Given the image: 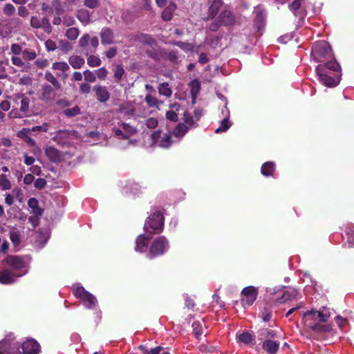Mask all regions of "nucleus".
Returning <instances> with one entry per match:
<instances>
[{
    "mask_svg": "<svg viewBox=\"0 0 354 354\" xmlns=\"http://www.w3.org/2000/svg\"><path fill=\"white\" fill-rule=\"evenodd\" d=\"M252 339V335L248 332H243L239 335V341L245 344H249Z\"/></svg>",
    "mask_w": 354,
    "mask_h": 354,
    "instance_id": "72a5a7b5",
    "label": "nucleus"
},
{
    "mask_svg": "<svg viewBox=\"0 0 354 354\" xmlns=\"http://www.w3.org/2000/svg\"><path fill=\"white\" fill-rule=\"evenodd\" d=\"M26 273H27V270H26L21 274L15 275L10 270H3L0 272V282L4 284L14 283L15 281V277H18L22 276L23 274H25Z\"/></svg>",
    "mask_w": 354,
    "mask_h": 354,
    "instance_id": "f8f14e48",
    "label": "nucleus"
},
{
    "mask_svg": "<svg viewBox=\"0 0 354 354\" xmlns=\"http://www.w3.org/2000/svg\"><path fill=\"white\" fill-rule=\"evenodd\" d=\"M88 292L83 287H78L75 291V295L77 297H80L82 299L84 295Z\"/></svg>",
    "mask_w": 354,
    "mask_h": 354,
    "instance_id": "0e129e2a",
    "label": "nucleus"
},
{
    "mask_svg": "<svg viewBox=\"0 0 354 354\" xmlns=\"http://www.w3.org/2000/svg\"><path fill=\"white\" fill-rule=\"evenodd\" d=\"M53 69L65 72L69 70V66L66 62H55L52 66Z\"/></svg>",
    "mask_w": 354,
    "mask_h": 354,
    "instance_id": "37998d69",
    "label": "nucleus"
},
{
    "mask_svg": "<svg viewBox=\"0 0 354 354\" xmlns=\"http://www.w3.org/2000/svg\"><path fill=\"white\" fill-rule=\"evenodd\" d=\"M279 347V342L266 339L263 342L262 348L269 354H275Z\"/></svg>",
    "mask_w": 354,
    "mask_h": 354,
    "instance_id": "dca6fc26",
    "label": "nucleus"
},
{
    "mask_svg": "<svg viewBox=\"0 0 354 354\" xmlns=\"http://www.w3.org/2000/svg\"><path fill=\"white\" fill-rule=\"evenodd\" d=\"M158 92L160 95H165L167 97H170L172 93V91L169 87V84L167 82H164L159 85Z\"/></svg>",
    "mask_w": 354,
    "mask_h": 354,
    "instance_id": "bb28decb",
    "label": "nucleus"
},
{
    "mask_svg": "<svg viewBox=\"0 0 354 354\" xmlns=\"http://www.w3.org/2000/svg\"><path fill=\"white\" fill-rule=\"evenodd\" d=\"M241 294L245 297V298L242 299V301L245 302L246 304L250 306L253 304L257 299V290L254 286H248L243 289Z\"/></svg>",
    "mask_w": 354,
    "mask_h": 354,
    "instance_id": "0eeeda50",
    "label": "nucleus"
},
{
    "mask_svg": "<svg viewBox=\"0 0 354 354\" xmlns=\"http://www.w3.org/2000/svg\"><path fill=\"white\" fill-rule=\"evenodd\" d=\"M84 80L87 82H94L96 80L95 73H93L89 70H86L84 72Z\"/></svg>",
    "mask_w": 354,
    "mask_h": 354,
    "instance_id": "a18cd8bd",
    "label": "nucleus"
},
{
    "mask_svg": "<svg viewBox=\"0 0 354 354\" xmlns=\"http://www.w3.org/2000/svg\"><path fill=\"white\" fill-rule=\"evenodd\" d=\"M46 47L48 51H53L57 48V45L54 41L48 39L46 41Z\"/></svg>",
    "mask_w": 354,
    "mask_h": 354,
    "instance_id": "69168bd1",
    "label": "nucleus"
},
{
    "mask_svg": "<svg viewBox=\"0 0 354 354\" xmlns=\"http://www.w3.org/2000/svg\"><path fill=\"white\" fill-rule=\"evenodd\" d=\"M54 87L50 84H44L42 86V93L39 97L41 101L46 103L52 102L55 97V93H54Z\"/></svg>",
    "mask_w": 354,
    "mask_h": 354,
    "instance_id": "1a4fd4ad",
    "label": "nucleus"
},
{
    "mask_svg": "<svg viewBox=\"0 0 354 354\" xmlns=\"http://www.w3.org/2000/svg\"><path fill=\"white\" fill-rule=\"evenodd\" d=\"M90 40V36L88 34L84 35L79 40V46L80 47H85L88 45V41Z\"/></svg>",
    "mask_w": 354,
    "mask_h": 354,
    "instance_id": "13d9d810",
    "label": "nucleus"
},
{
    "mask_svg": "<svg viewBox=\"0 0 354 354\" xmlns=\"http://www.w3.org/2000/svg\"><path fill=\"white\" fill-rule=\"evenodd\" d=\"M223 26L232 25L235 21V17L229 10H223L217 17Z\"/></svg>",
    "mask_w": 354,
    "mask_h": 354,
    "instance_id": "9b49d317",
    "label": "nucleus"
},
{
    "mask_svg": "<svg viewBox=\"0 0 354 354\" xmlns=\"http://www.w3.org/2000/svg\"><path fill=\"white\" fill-rule=\"evenodd\" d=\"M265 17L266 12L264 10H258L256 13L254 23L258 26H261L264 21Z\"/></svg>",
    "mask_w": 354,
    "mask_h": 354,
    "instance_id": "79ce46f5",
    "label": "nucleus"
},
{
    "mask_svg": "<svg viewBox=\"0 0 354 354\" xmlns=\"http://www.w3.org/2000/svg\"><path fill=\"white\" fill-rule=\"evenodd\" d=\"M44 78L46 81L52 84V86H53L55 90L61 89V84L50 72H46Z\"/></svg>",
    "mask_w": 354,
    "mask_h": 354,
    "instance_id": "393cba45",
    "label": "nucleus"
},
{
    "mask_svg": "<svg viewBox=\"0 0 354 354\" xmlns=\"http://www.w3.org/2000/svg\"><path fill=\"white\" fill-rule=\"evenodd\" d=\"M164 227V216L160 212H156L149 216L144 225V230L151 234L162 232Z\"/></svg>",
    "mask_w": 354,
    "mask_h": 354,
    "instance_id": "f03ea898",
    "label": "nucleus"
},
{
    "mask_svg": "<svg viewBox=\"0 0 354 354\" xmlns=\"http://www.w3.org/2000/svg\"><path fill=\"white\" fill-rule=\"evenodd\" d=\"M340 68L339 64L335 61L326 62L325 64H319L317 66L316 73L319 76V81L328 87H334L339 82V75L328 76L326 72L330 70L333 71H339Z\"/></svg>",
    "mask_w": 354,
    "mask_h": 354,
    "instance_id": "f257e3e1",
    "label": "nucleus"
},
{
    "mask_svg": "<svg viewBox=\"0 0 354 354\" xmlns=\"http://www.w3.org/2000/svg\"><path fill=\"white\" fill-rule=\"evenodd\" d=\"M192 328L196 339H199L200 336L203 333V326L199 322H194L192 324Z\"/></svg>",
    "mask_w": 354,
    "mask_h": 354,
    "instance_id": "2f4dec72",
    "label": "nucleus"
},
{
    "mask_svg": "<svg viewBox=\"0 0 354 354\" xmlns=\"http://www.w3.org/2000/svg\"><path fill=\"white\" fill-rule=\"evenodd\" d=\"M100 37L102 44H111L113 43V32L109 28H103L100 32Z\"/></svg>",
    "mask_w": 354,
    "mask_h": 354,
    "instance_id": "f3484780",
    "label": "nucleus"
},
{
    "mask_svg": "<svg viewBox=\"0 0 354 354\" xmlns=\"http://www.w3.org/2000/svg\"><path fill=\"white\" fill-rule=\"evenodd\" d=\"M97 99L100 102L104 103L110 98V93L104 86L96 85L93 87Z\"/></svg>",
    "mask_w": 354,
    "mask_h": 354,
    "instance_id": "9d476101",
    "label": "nucleus"
},
{
    "mask_svg": "<svg viewBox=\"0 0 354 354\" xmlns=\"http://www.w3.org/2000/svg\"><path fill=\"white\" fill-rule=\"evenodd\" d=\"M223 0H213L208 9V15L207 20L213 19L218 12L219 9L223 6Z\"/></svg>",
    "mask_w": 354,
    "mask_h": 354,
    "instance_id": "4468645a",
    "label": "nucleus"
},
{
    "mask_svg": "<svg viewBox=\"0 0 354 354\" xmlns=\"http://www.w3.org/2000/svg\"><path fill=\"white\" fill-rule=\"evenodd\" d=\"M125 71L122 65H117L114 70V77L116 80V82H120Z\"/></svg>",
    "mask_w": 354,
    "mask_h": 354,
    "instance_id": "e433bc0d",
    "label": "nucleus"
},
{
    "mask_svg": "<svg viewBox=\"0 0 354 354\" xmlns=\"http://www.w3.org/2000/svg\"><path fill=\"white\" fill-rule=\"evenodd\" d=\"M176 8V6L174 3H170L167 6L162 12V19L166 21L171 20Z\"/></svg>",
    "mask_w": 354,
    "mask_h": 354,
    "instance_id": "4be33fe9",
    "label": "nucleus"
},
{
    "mask_svg": "<svg viewBox=\"0 0 354 354\" xmlns=\"http://www.w3.org/2000/svg\"><path fill=\"white\" fill-rule=\"evenodd\" d=\"M95 73V75L100 80H104L108 74L107 70L104 67L97 69Z\"/></svg>",
    "mask_w": 354,
    "mask_h": 354,
    "instance_id": "5fc2aeb1",
    "label": "nucleus"
},
{
    "mask_svg": "<svg viewBox=\"0 0 354 354\" xmlns=\"http://www.w3.org/2000/svg\"><path fill=\"white\" fill-rule=\"evenodd\" d=\"M20 348V343L10 340L3 339L0 342V354H22Z\"/></svg>",
    "mask_w": 354,
    "mask_h": 354,
    "instance_id": "39448f33",
    "label": "nucleus"
},
{
    "mask_svg": "<svg viewBox=\"0 0 354 354\" xmlns=\"http://www.w3.org/2000/svg\"><path fill=\"white\" fill-rule=\"evenodd\" d=\"M29 103H30V100L28 97H23L21 101L20 110L24 113L28 111V110L29 109Z\"/></svg>",
    "mask_w": 354,
    "mask_h": 354,
    "instance_id": "09e8293b",
    "label": "nucleus"
},
{
    "mask_svg": "<svg viewBox=\"0 0 354 354\" xmlns=\"http://www.w3.org/2000/svg\"><path fill=\"white\" fill-rule=\"evenodd\" d=\"M79 35V30L77 28H70L66 30V36L68 39L75 40Z\"/></svg>",
    "mask_w": 354,
    "mask_h": 354,
    "instance_id": "c9c22d12",
    "label": "nucleus"
},
{
    "mask_svg": "<svg viewBox=\"0 0 354 354\" xmlns=\"http://www.w3.org/2000/svg\"><path fill=\"white\" fill-rule=\"evenodd\" d=\"M145 102L149 107H154L158 104V100L149 94L146 95Z\"/></svg>",
    "mask_w": 354,
    "mask_h": 354,
    "instance_id": "49530a36",
    "label": "nucleus"
},
{
    "mask_svg": "<svg viewBox=\"0 0 354 354\" xmlns=\"http://www.w3.org/2000/svg\"><path fill=\"white\" fill-rule=\"evenodd\" d=\"M45 153L50 160L53 162H60L62 159V152L53 147L46 148Z\"/></svg>",
    "mask_w": 354,
    "mask_h": 354,
    "instance_id": "2eb2a0df",
    "label": "nucleus"
},
{
    "mask_svg": "<svg viewBox=\"0 0 354 354\" xmlns=\"http://www.w3.org/2000/svg\"><path fill=\"white\" fill-rule=\"evenodd\" d=\"M174 44L178 46L179 48H180L183 50H191L192 48V44L187 43V42L177 41H175L174 43Z\"/></svg>",
    "mask_w": 354,
    "mask_h": 354,
    "instance_id": "603ef678",
    "label": "nucleus"
},
{
    "mask_svg": "<svg viewBox=\"0 0 354 354\" xmlns=\"http://www.w3.org/2000/svg\"><path fill=\"white\" fill-rule=\"evenodd\" d=\"M78 19L83 23H88L90 21V17L88 15V12L86 10H79L77 13Z\"/></svg>",
    "mask_w": 354,
    "mask_h": 354,
    "instance_id": "f704fd0d",
    "label": "nucleus"
},
{
    "mask_svg": "<svg viewBox=\"0 0 354 354\" xmlns=\"http://www.w3.org/2000/svg\"><path fill=\"white\" fill-rule=\"evenodd\" d=\"M189 86L191 88V95L194 98L201 90V84L198 80H194L190 82Z\"/></svg>",
    "mask_w": 354,
    "mask_h": 354,
    "instance_id": "cd10ccee",
    "label": "nucleus"
},
{
    "mask_svg": "<svg viewBox=\"0 0 354 354\" xmlns=\"http://www.w3.org/2000/svg\"><path fill=\"white\" fill-rule=\"evenodd\" d=\"M150 237H146L144 235H140L136 239V250L139 252H144L147 247L148 240Z\"/></svg>",
    "mask_w": 354,
    "mask_h": 354,
    "instance_id": "412c9836",
    "label": "nucleus"
},
{
    "mask_svg": "<svg viewBox=\"0 0 354 354\" xmlns=\"http://www.w3.org/2000/svg\"><path fill=\"white\" fill-rule=\"evenodd\" d=\"M138 40L144 44H148L152 46L156 44V41L152 38L150 35L146 34H142L139 36Z\"/></svg>",
    "mask_w": 354,
    "mask_h": 354,
    "instance_id": "7c9ffc66",
    "label": "nucleus"
},
{
    "mask_svg": "<svg viewBox=\"0 0 354 354\" xmlns=\"http://www.w3.org/2000/svg\"><path fill=\"white\" fill-rule=\"evenodd\" d=\"M30 26L34 28H41L40 20L37 17L32 16L30 19Z\"/></svg>",
    "mask_w": 354,
    "mask_h": 354,
    "instance_id": "774afa93",
    "label": "nucleus"
},
{
    "mask_svg": "<svg viewBox=\"0 0 354 354\" xmlns=\"http://www.w3.org/2000/svg\"><path fill=\"white\" fill-rule=\"evenodd\" d=\"M87 63L91 67H96L100 66L101 59L99 57L92 55L87 58Z\"/></svg>",
    "mask_w": 354,
    "mask_h": 354,
    "instance_id": "58836bf2",
    "label": "nucleus"
},
{
    "mask_svg": "<svg viewBox=\"0 0 354 354\" xmlns=\"http://www.w3.org/2000/svg\"><path fill=\"white\" fill-rule=\"evenodd\" d=\"M189 128L183 123H179L174 130V133L177 137L183 136L188 131Z\"/></svg>",
    "mask_w": 354,
    "mask_h": 354,
    "instance_id": "c756f323",
    "label": "nucleus"
},
{
    "mask_svg": "<svg viewBox=\"0 0 354 354\" xmlns=\"http://www.w3.org/2000/svg\"><path fill=\"white\" fill-rule=\"evenodd\" d=\"M30 12L28 10L25 6H19L18 8V15L21 17H27L29 15Z\"/></svg>",
    "mask_w": 354,
    "mask_h": 354,
    "instance_id": "680f3d73",
    "label": "nucleus"
},
{
    "mask_svg": "<svg viewBox=\"0 0 354 354\" xmlns=\"http://www.w3.org/2000/svg\"><path fill=\"white\" fill-rule=\"evenodd\" d=\"M22 354H39L40 346L33 339H28L21 344Z\"/></svg>",
    "mask_w": 354,
    "mask_h": 354,
    "instance_id": "423d86ee",
    "label": "nucleus"
},
{
    "mask_svg": "<svg viewBox=\"0 0 354 354\" xmlns=\"http://www.w3.org/2000/svg\"><path fill=\"white\" fill-rule=\"evenodd\" d=\"M63 113L66 117L72 118L80 113V109L78 106H75L71 109H64Z\"/></svg>",
    "mask_w": 354,
    "mask_h": 354,
    "instance_id": "473e14b6",
    "label": "nucleus"
},
{
    "mask_svg": "<svg viewBox=\"0 0 354 354\" xmlns=\"http://www.w3.org/2000/svg\"><path fill=\"white\" fill-rule=\"evenodd\" d=\"M84 5L89 8H95L99 6L97 0H84Z\"/></svg>",
    "mask_w": 354,
    "mask_h": 354,
    "instance_id": "052dcab7",
    "label": "nucleus"
},
{
    "mask_svg": "<svg viewBox=\"0 0 354 354\" xmlns=\"http://www.w3.org/2000/svg\"><path fill=\"white\" fill-rule=\"evenodd\" d=\"M3 262L14 270H19L25 267V261L19 256L8 255Z\"/></svg>",
    "mask_w": 354,
    "mask_h": 354,
    "instance_id": "6e6552de",
    "label": "nucleus"
},
{
    "mask_svg": "<svg viewBox=\"0 0 354 354\" xmlns=\"http://www.w3.org/2000/svg\"><path fill=\"white\" fill-rule=\"evenodd\" d=\"M274 163L273 162H266L263 164L261 172L265 176H270L272 175V172L274 170Z\"/></svg>",
    "mask_w": 354,
    "mask_h": 354,
    "instance_id": "b1692460",
    "label": "nucleus"
},
{
    "mask_svg": "<svg viewBox=\"0 0 354 354\" xmlns=\"http://www.w3.org/2000/svg\"><path fill=\"white\" fill-rule=\"evenodd\" d=\"M276 336V333L274 330L269 328H261L257 332V337L259 340L264 339H270Z\"/></svg>",
    "mask_w": 354,
    "mask_h": 354,
    "instance_id": "a211bd4d",
    "label": "nucleus"
},
{
    "mask_svg": "<svg viewBox=\"0 0 354 354\" xmlns=\"http://www.w3.org/2000/svg\"><path fill=\"white\" fill-rule=\"evenodd\" d=\"M171 135L167 134L163 138L160 142V146L165 148H167L171 145Z\"/></svg>",
    "mask_w": 354,
    "mask_h": 354,
    "instance_id": "6e6d98bb",
    "label": "nucleus"
},
{
    "mask_svg": "<svg viewBox=\"0 0 354 354\" xmlns=\"http://www.w3.org/2000/svg\"><path fill=\"white\" fill-rule=\"evenodd\" d=\"M221 26H223V24L221 23V21L218 20V19L216 18L215 21H212L209 24V29L211 31L216 32V31H217L219 29V28Z\"/></svg>",
    "mask_w": 354,
    "mask_h": 354,
    "instance_id": "864d4df0",
    "label": "nucleus"
},
{
    "mask_svg": "<svg viewBox=\"0 0 354 354\" xmlns=\"http://www.w3.org/2000/svg\"><path fill=\"white\" fill-rule=\"evenodd\" d=\"M146 125L149 129H154L158 125V120L153 118H149L147 120Z\"/></svg>",
    "mask_w": 354,
    "mask_h": 354,
    "instance_id": "e2e57ef3",
    "label": "nucleus"
},
{
    "mask_svg": "<svg viewBox=\"0 0 354 354\" xmlns=\"http://www.w3.org/2000/svg\"><path fill=\"white\" fill-rule=\"evenodd\" d=\"M0 186L3 190L10 189L11 187L10 182L4 174L0 175Z\"/></svg>",
    "mask_w": 354,
    "mask_h": 354,
    "instance_id": "ea45409f",
    "label": "nucleus"
},
{
    "mask_svg": "<svg viewBox=\"0 0 354 354\" xmlns=\"http://www.w3.org/2000/svg\"><path fill=\"white\" fill-rule=\"evenodd\" d=\"M58 48L63 52L66 53L72 49L71 44L66 39H61L59 41Z\"/></svg>",
    "mask_w": 354,
    "mask_h": 354,
    "instance_id": "4c0bfd02",
    "label": "nucleus"
},
{
    "mask_svg": "<svg viewBox=\"0 0 354 354\" xmlns=\"http://www.w3.org/2000/svg\"><path fill=\"white\" fill-rule=\"evenodd\" d=\"M317 311L314 310H308V311L304 313L303 316H304V318L308 317V318H310V319H313V321L317 322V320H319V319L317 317Z\"/></svg>",
    "mask_w": 354,
    "mask_h": 354,
    "instance_id": "8fccbe9b",
    "label": "nucleus"
},
{
    "mask_svg": "<svg viewBox=\"0 0 354 354\" xmlns=\"http://www.w3.org/2000/svg\"><path fill=\"white\" fill-rule=\"evenodd\" d=\"M147 55L151 57L153 59L157 61L159 59L160 55L159 53L153 48H151L147 49L146 51Z\"/></svg>",
    "mask_w": 354,
    "mask_h": 354,
    "instance_id": "de8ad7c7",
    "label": "nucleus"
},
{
    "mask_svg": "<svg viewBox=\"0 0 354 354\" xmlns=\"http://www.w3.org/2000/svg\"><path fill=\"white\" fill-rule=\"evenodd\" d=\"M15 8L11 3H6L3 9V14L8 17H10L15 13Z\"/></svg>",
    "mask_w": 354,
    "mask_h": 354,
    "instance_id": "c03bdc74",
    "label": "nucleus"
},
{
    "mask_svg": "<svg viewBox=\"0 0 354 354\" xmlns=\"http://www.w3.org/2000/svg\"><path fill=\"white\" fill-rule=\"evenodd\" d=\"M46 183L47 182L44 178H37L34 183V186L37 189H41L45 187Z\"/></svg>",
    "mask_w": 354,
    "mask_h": 354,
    "instance_id": "4d7b16f0",
    "label": "nucleus"
},
{
    "mask_svg": "<svg viewBox=\"0 0 354 354\" xmlns=\"http://www.w3.org/2000/svg\"><path fill=\"white\" fill-rule=\"evenodd\" d=\"M297 292L295 289L286 290L283 292L281 297L277 298L279 303H285L288 301L292 300L297 296Z\"/></svg>",
    "mask_w": 354,
    "mask_h": 354,
    "instance_id": "6ab92c4d",
    "label": "nucleus"
},
{
    "mask_svg": "<svg viewBox=\"0 0 354 354\" xmlns=\"http://www.w3.org/2000/svg\"><path fill=\"white\" fill-rule=\"evenodd\" d=\"M68 62L72 67L76 69L80 68L85 62L84 58L77 55L71 56L68 59Z\"/></svg>",
    "mask_w": 354,
    "mask_h": 354,
    "instance_id": "5701e85b",
    "label": "nucleus"
},
{
    "mask_svg": "<svg viewBox=\"0 0 354 354\" xmlns=\"http://www.w3.org/2000/svg\"><path fill=\"white\" fill-rule=\"evenodd\" d=\"M82 300L85 302V305L88 308H93L97 302L96 298L90 292H87Z\"/></svg>",
    "mask_w": 354,
    "mask_h": 354,
    "instance_id": "a878e982",
    "label": "nucleus"
},
{
    "mask_svg": "<svg viewBox=\"0 0 354 354\" xmlns=\"http://www.w3.org/2000/svg\"><path fill=\"white\" fill-rule=\"evenodd\" d=\"M166 118L167 120H169L172 121V122H177L178 119V117L177 113L175 111H168L166 113Z\"/></svg>",
    "mask_w": 354,
    "mask_h": 354,
    "instance_id": "bf43d9fd",
    "label": "nucleus"
},
{
    "mask_svg": "<svg viewBox=\"0 0 354 354\" xmlns=\"http://www.w3.org/2000/svg\"><path fill=\"white\" fill-rule=\"evenodd\" d=\"M231 127V123L229 121V115L224 118L221 122V126L215 130L216 133H219L226 131Z\"/></svg>",
    "mask_w": 354,
    "mask_h": 354,
    "instance_id": "c85d7f7f",
    "label": "nucleus"
},
{
    "mask_svg": "<svg viewBox=\"0 0 354 354\" xmlns=\"http://www.w3.org/2000/svg\"><path fill=\"white\" fill-rule=\"evenodd\" d=\"M302 1L303 0H294V1L290 5V8L294 12L295 16H297L296 12L300 8Z\"/></svg>",
    "mask_w": 354,
    "mask_h": 354,
    "instance_id": "3c124183",
    "label": "nucleus"
},
{
    "mask_svg": "<svg viewBox=\"0 0 354 354\" xmlns=\"http://www.w3.org/2000/svg\"><path fill=\"white\" fill-rule=\"evenodd\" d=\"M331 327L329 325H322L319 322L313 326V331L317 333L322 332H330L331 330Z\"/></svg>",
    "mask_w": 354,
    "mask_h": 354,
    "instance_id": "a19ab883",
    "label": "nucleus"
},
{
    "mask_svg": "<svg viewBox=\"0 0 354 354\" xmlns=\"http://www.w3.org/2000/svg\"><path fill=\"white\" fill-rule=\"evenodd\" d=\"M167 248V239L163 236L157 237L150 247L149 252V258L152 259L156 256L163 254Z\"/></svg>",
    "mask_w": 354,
    "mask_h": 354,
    "instance_id": "20e7f679",
    "label": "nucleus"
},
{
    "mask_svg": "<svg viewBox=\"0 0 354 354\" xmlns=\"http://www.w3.org/2000/svg\"><path fill=\"white\" fill-rule=\"evenodd\" d=\"M39 202L35 198H31L28 201V205L30 208L32 209V212L36 216H41L44 213V209L39 207Z\"/></svg>",
    "mask_w": 354,
    "mask_h": 354,
    "instance_id": "aec40b11",
    "label": "nucleus"
},
{
    "mask_svg": "<svg viewBox=\"0 0 354 354\" xmlns=\"http://www.w3.org/2000/svg\"><path fill=\"white\" fill-rule=\"evenodd\" d=\"M311 53L315 59L320 62L322 58L330 57L331 47L327 41H319L313 44Z\"/></svg>",
    "mask_w": 354,
    "mask_h": 354,
    "instance_id": "7ed1b4c3",
    "label": "nucleus"
},
{
    "mask_svg": "<svg viewBox=\"0 0 354 354\" xmlns=\"http://www.w3.org/2000/svg\"><path fill=\"white\" fill-rule=\"evenodd\" d=\"M10 240L12 241V242L15 244V245H17L18 244L19 242H20V237H19V235L17 232H10Z\"/></svg>",
    "mask_w": 354,
    "mask_h": 354,
    "instance_id": "338daca9",
    "label": "nucleus"
},
{
    "mask_svg": "<svg viewBox=\"0 0 354 354\" xmlns=\"http://www.w3.org/2000/svg\"><path fill=\"white\" fill-rule=\"evenodd\" d=\"M75 131H68L66 129L59 130L56 136L54 137L53 140L57 142L59 145L64 146L65 140L68 139L71 136L74 135Z\"/></svg>",
    "mask_w": 354,
    "mask_h": 354,
    "instance_id": "ddd939ff",
    "label": "nucleus"
}]
</instances>
